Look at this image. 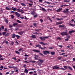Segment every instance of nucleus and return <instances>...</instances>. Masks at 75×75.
I'll return each instance as SVG.
<instances>
[{
    "instance_id": "1",
    "label": "nucleus",
    "mask_w": 75,
    "mask_h": 75,
    "mask_svg": "<svg viewBox=\"0 0 75 75\" xmlns=\"http://www.w3.org/2000/svg\"><path fill=\"white\" fill-rule=\"evenodd\" d=\"M49 37V36L43 37H40L39 38L42 41H45L46 38H48Z\"/></svg>"
},
{
    "instance_id": "2",
    "label": "nucleus",
    "mask_w": 75,
    "mask_h": 75,
    "mask_svg": "<svg viewBox=\"0 0 75 75\" xmlns=\"http://www.w3.org/2000/svg\"><path fill=\"white\" fill-rule=\"evenodd\" d=\"M35 46H36V47H39V49H41V50H45V48H44L42 47H41V45H39V44L37 45H35Z\"/></svg>"
},
{
    "instance_id": "3",
    "label": "nucleus",
    "mask_w": 75,
    "mask_h": 75,
    "mask_svg": "<svg viewBox=\"0 0 75 75\" xmlns=\"http://www.w3.org/2000/svg\"><path fill=\"white\" fill-rule=\"evenodd\" d=\"M61 34L62 35V36L67 35H68V34L67 33V32H65L64 31L62 32L61 33Z\"/></svg>"
},
{
    "instance_id": "4",
    "label": "nucleus",
    "mask_w": 75,
    "mask_h": 75,
    "mask_svg": "<svg viewBox=\"0 0 75 75\" xmlns=\"http://www.w3.org/2000/svg\"><path fill=\"white\" fill-rule=\"evenodd\" d=\"M43 54L44 55H47V54H50V51H43Z\"/></svg>"
},
{
    "instance_id": "5",
    "label": "nucleus",
    "mask_w": 75,
    "mask_h": 75,
    "mask_svg": "<svg viewBox=\"0 0 75 75\" xmlns=\"http://www.w3.org/2000/svg\"><path fill=\"white\" fill-rule=\"evenodd\" d=\"M15 14L16 15V17H20L21 16V14L17 12H16Z\"/></svg>"
},
{
    "instance_id": "6",
    "label": "nucleus",
    "mask_w": 75,
    "mask_h": 75,
    "mask_svg": "<svg viewBox=\"0 0 75 75\" xmlns=\"http://www.w3.org/2000/svg\"><path fill=\"white\" fill-rule=\"evenodd\" d=\"M59 67H57V65L54 66L52 67V68L53 69H59Z\"/></svg>"
},
{
    "instance_id": "7",
    "label": "nucleus",
    "mask_w": 75,
    "mask_h": 75,
    "mask_svg": "<svg viewBox=\"0 0 75 75\" xmlns=\"http://www.w3.org/2000/svg\"><path fill=\"white\" fill-rule=\"evenodd\" d=\"M18 24L16 23H15L13 24V27H15L16 26V27L18 26Z\"/></svg>"
},
{
    "instance_id": "8",
    "label": "nucleus",
    "mask_w": 75,
    "mask_h": 75,
    "mask_svg": "<svg viewBox=\"0 0 75 75\" xmlns=\"http://www.w3.org/2000/svg\"><path fill=\"white\" fill-rule=\"evenodd\" d=\"M33 51L35 52H37V53H40V50H36L35 49L33 50Z\"/></svg>"
},
{
    "instance_id": "9",
    "label": "nucleus",
    "mask_w": 75,
    "mask_h": 75,
    "mask_svg": "<svg viewBox=\"0 0 75 75\" xmlns=\"http://www.w3.org/2000/svg\"><path fill=\"white\" fill-rule=\"evenodd\" d=\"M39 43L40 44H42V45H47L48 44L47 43L43 42H39Z\"/></svg>"
},
{
    "instance_id": "10",
    "label": "nucleus",
    "mask_w": 75,
    "mask_h": 75,
    "mask_svg": "<svg viewBox=\"0 0 75 75\" xmlns=\"http://www.w3.org/2000/svg\"><path fill=\"white\" fill-rule=\"evenodd\" d=\"M18 34L21 35H22L23 34H24V31H21L20 32H18Z\"/></svg>"
},
{
    "instance_id": "11",
    "label": "nucleus",
    "mask_w": 75,
    "mask_h": 75,
    "mask_svg": "<svg viewBox=\"0 0 75 75\" xmlns=\"http://www.w3.org/2000/svg\"><path fill=\"white\" fill-rule=\"evenodd\" d=\"M75 31L74 30H71L69 32V34H70V35H72V34H72V33H75Z\"/></svg>"
},
{
    "instance_id": "12",
    "label": "nucleus",
    "mask_w": 75,
    "mask_h": 75,
    "mask_svg": "<svg viewBox=\"0 0 75 75\" xmlns=\"http://www.w3.org/2000/svg\"><path fill=\"white\" fill-rule=\"evenodd\" d=\"M62 23V22H58L56 23V25H59L60 24H61Z\"/></svg>"
},
{
    "instance_id": "13",
    "label": "nucleus",
    "mask_w": 75,
    "mask_h": 75,
    "mask_svg": "<svg viewBox=\"0 0 75 75\" xmlns=\"http://www.w3.org/2000/svg\"><path fill=\"white\" fill-rule=\"evenodd\" d=\"M32 38H36V36L35 35H32L31 36Z\"/></svg>"
},
{
    "instance_id": "14",
    "label": "nucleus",
    "mask_w": 75,
    "mask_h": 75,
    "mask_svg": "<svg viewBox=\"0 0 75 75\" xmlns=\"http://www.w3.org/2000/svg\"><path fill=\"white\" fill-rule=\"evenodd\" d=\"M4 21L5 22H6V24H8V21L7 19H5L4 20Z\"/></svg>"
},
{
    "instance_id": "15",
    "label": "nucleus",
    "mask_w": 75,
    "mask_h": 75,
    "mask_svg": "<svg viewBox=\"0 0 75 75\" xmlns=\"http://www.w3.org/2000/svg\"><path fill=\"white\" fill-rule=\"evenodd\" d=\"M6 8L7 10H12L11 9V8H8V7H6Z\"/></svg>"
},
{
    "instance_id": "16",
    "label": "nucleus",
    "mask_w": 75,
    "mask_h": 75,
    "mask_svg": "<svg viewBox=\"0 0 75 75\" xmlns=\"http://www.w3.org/2000/svg\"><path fill=\"white\" fill-rule=\"evenodd\" d=\"M16 37V35L15 34H12V38H14Z\"/></svg>"
},
{
    "instance_id": "17",
    "label": "nucleus",
    "mask_w": 75,
    "mask_h": 75,
    "mask_svg": "<svg viewBox=\"0 0 75 75\" xmlns=\"http://www.w3.org/2000/svg\"><path fill=\"white\" fill-rule=\"evenodd\" d=\"M39 61H40V62L41 63H43V62H44V60H42V59H40L39 60Z\"/></svg>"
},
{
    "instance_id": "18",
    "label": "nucleus",
    "mask_w": 75,
    "mask_h": 75,
    "mask_svg": "<svg viewBox=\"0 0 75 75\" xmlns=\"http://www.w3.org/2000/svg\"><path fill=\"white\" fill-rule=\"evenodd\" d=\"M59 27L60 28H64V27H65V25H59Z\"/></svg>"
},
{
    "instance_id": "19",
    "label": "nucleus",
    "mask_w": 75,
    "mask_h": 75,
    "mask_svg": "<svg viewBox=\"0 0 75 75\" xmlns=\"http://www.w3.org/2000/svg\"><path fill=\"white\" fill-rule=\"evenodd\" d=\"M21 5H22L23 7H25L26 6V5L25 4H24L23 3H21Z\"/></svg>"
},
{
    "instance_id": "20",
    "label": "nucleus",
    "mask_w": 75,
    "mask_h": 75,
    "mask_svg": "<svg viewBox=\"0 0 75 75\" xmlns=\"http://www.w3.org/2000/svg\"><path fill=\"white\" fill-rule=\"evenodd\" d=\"M64 2H65V3H69V1H70L69 0L68 1L67 0H64Z\"/></svg>"
},
{
    "instance_id": "21",
    "label": "nucleus",
    "mask_w": 75,
    "mask_h": 75,
    "mask_svg": "<svg viewBox=\"0 0 75 75\" xmlns=\"http://www.w3.org/2000/svg\"><path fill=\"white\" fill-rule=\"evenodd\" d=\"M10 35V33H7L5 35V37H7Z\"/></svg>"
},
{
    "instance_id": "22",
    "label": "nucleus",
    "mask_w": 75,
    "mask_h": 75,
    "mask_svg": "<svg viewBox=\"0 0 75 75\" xmlns=\"http://www.w3.org/2000/svg\"><path fill=\"white\" fill-rule=\"evenodd\" d=\"M11 8H12V9H11L12 10H13V11H16L17 10L16 8H14L13 7H12Z\"/></svg>"
},
{
    "instance_id": "23",
    "label": "nucleus",
    "mask_w": 75,
    "mask_h": 75,
    "mask_svg": "<svg viewBox=\"0 0 75 75\" xmlns=\"http://www.w3.org/2000/svg\"><path fill=\"white\" fill-rule=\"evenodd\" d=\"M62 9V8H59V9L57 10V12H60V11H61Z\"/></svg>"
},
{
    "instance_id": "24",
    "label": "nucleus",
    "mask_w": 75,
    "mask_h": 75,
    "mask_svg": "<svg viewBox=\"0 0 75 75\" xmlns=\"http://www.w3.org/2000/svg\"><path fill=\"white\" fill-rule=\"evenodd\" d=\"M69 25H70V26H71V27H75V24H71V23L70 24H69Z\"/></svg>"
},
{
    "instance_id": "25",
    "label": "nucleus",
    "mask_w": 75,
    "mask_h": 75,
    "mask_svg": "<svg viewBox=\"0 0 75 75\" xmlns=\"http://www.w3.org/2000/svg\"><path fill=\"white\" fill-rule=\"evenodd\" d=\"M55 52H51V54L52 55H55Z\"/></svg>"
},
{
    "instance_id": "26",
    "label": "nucleus",
    "mask_w": 75,
    "mask_h": 75,
    "mask_svg": "<svg viewBox=\"0 0 75 75\" xmlns=\"http://www.w3.org/2000/svg\"><path fill=\"white\" fill-rule=\"evenodd\" d=\"M68 68H69V69L70 70H71V71H73V69H72V68L70 67H68Z\"/></svg>"
},
{
    "instance_id": "27",
    "label": "nucleus",
    "mask_w": 75,
    "mask_h": 75,
    "mask_svg": "<svg viewBox=\"0 0 75 75\" xmlns=\"http://www.w3.org/2000/svg\"><path fill=\"white\" fill-rule=\"evenodd\" d=\"M24 72H25V73H27V74L28 72V70L27 69H25Z\"/></svg>"
},
{
    "instance_id": "28",
    "label": "nucleus",
    "mask_w": 75,
    "mask_h": 75,
    "mask_svg": "<svg viewBox=\"0 0 75 75\" xmlns=\"http://www.w3.org/2000/svg\"><path fill=\"white\" fill-rule=\"evenodd\" d=\"M16 37H17V39H19L20 38V36L19 35H16Z\"/></svg>"
},
{
    "instance_id": "29",
    "label": "nucleus",
    "mask_w": 75,
    "mask_h": 75,
    "mask_svg": "<svg viewBox=\"0 0 75 75\" xmlns=\"http://www.w3.org/2000/svg\"><path fill=\"white\" fill-rule=\"evenodd\" d=\"M16 21L18 23H21V22L19 20H17Z\"/></svg>"
},
{
    "instance_id": "30",
    "label": "nucleus",
    "mask_w": 75,
    "mask_h": 75,
    "mask_svg": "<svg viewBox=\"0 0 75 75\" xmlns=\"http://www.w3.org/2000/svg\"><path fill=\"white\" fill-rule=\"evenodd\" d=\"M35 12H34V11H33V12H31V14H32V15H33L34 16V14H35Z\"/></svg>"
},
{
    "instance_id": "31",
    "label": "nucleus",
    "mask_w": 75,
    "mask_h": 75,
    "mask_svg": "<svg viewBox=\"0 0 75 75\" xmlns=\"http://www.w3.org/2000/svg\"><path fill=\"white\" fill-rule=\"evenodd\" d=\"M34 26H35V27H37V23H34L33 24Z\"/></svg>"
},
{
    "instance_id": "32",
    "label": "nucleus",
    "mask_w": 75,
    "mask_h": 75,
    "mask_svg": "<svg viewBox=\"0 0 75 75\" xmlns=\"http://www.w3.org/2000/svg\"><path fill=\"white\" fill-rule=\"evenodd\" d=\"M16 11H17L18 12H21V10H20V9H17L16 10Z\"/></svg>"
},
{
    "instance_id": "33",
    "label": "nucleus",
    "mask_w": 75,
    "mask_h": 75,
    "mask_svg": "<svg viewBox=\"0 0 75 75\" xmlns=\"http://www.w3.org/2000/svg\"><path fill=\"white\" fill-rule=\"evenodd\" d=\"M42 8V11H46V10H45V9L44 8Z\"/></svg>"
},
{
    "instance_id": "34",
    "label": "nucleus",
    "mask_w": 75,
    "mask_h": 75,
    "mask_svg": "<svg viewBox=\"0 0 75 75\" xmlns=\"http://www.w3.org/2000/svg\"><path fill=\"white\" fill-rule=\"evenodd\" d=\"M17 67H13V69H17Z\"/></svg>"
},
{
    "instance_id": "35",
    "label": "nucleus",
    "mask_w": 75,
    "mask_h": 75,
    "mask_svg": "<svg viewBox=\"0 0 75 75\" xmlns=\"http://www.w3.org/2000/svg\"><path fill=\"white\" fill-rule=\"evenodd\" d=\"M21 12L23 13H24V10L23 9H21Z\"/></svg>"
},
{
    "instance_id": "36",
    "label": "nucleus",
    "mask_w": 75,
    "mask_h": 75,
    "mask_svg": "<svg viewBox=\"0 0 75 75\" xmlns=\"http://www.w3.org/2000/svg\"><path fill=\"white\" fill-rule=\"evenodd\" d=\"M60 69H62V70H63V71H65L66 70L65 69L63 68H61Z\"/></svg>"
},
{
    "instance_id": "37",
    "label": "nucleus",
    "mask_w": 75,
    "mask_h": 75,
    "mask_svg": "<svg viewBox=\"0 0 75 75\" xmlns=\"http://www.w3.org/2000/svg\"><path fill=\"white\" fill-rule=\"evenodd\" d=\"M15 52L16 53V54H20V52L17 51H16Z\"/></svg>"
},
{
    "instance_id": "38",
    "label": "nucleus",
    "mask_w": 75,
    "mask_h": 75,
    "mask_svg": "<svg viewBox=\"0 0 75 75\" xmlns=\"http://www.w3.org/2000/svg\"><path fill=\"white\" fill-rule=\"evenodd\" d=\"M45 3H47V4H50V3L48 2H47L46 1H45Z\"/></svg>"
},
{
    "instance_id": "39",
    "label": "nucleus",
    "mask_w": 75,
    "mask_h": 75,
    "mask_svg": "<svg viewBox=\"0 0 75 75\" xmlns=\"http://www.w3.org/2000/svg\"><path fill=\"white\" fill-rule=\"evenodd\" d=\"M6 32H4L2 33V35H6Z\"/></svg>"
},
{
    "instance_id": "40",
    "label": "nucleus",
    "mask_w": 75,
    "mask_h": 75,
    "mask_svg": "<svg viewBox=\"0 0 75 75\" xmlns=\"http://www.w3.org/2000/svg\"><path fill=\"white\" fill-rule=\"evenodd\" d=\"M57 40H61V38L59 37H58L57 38Z\"/></svg>"
},
{
    "instance_id": "41",
    "label": "nucleus",
    "mask_w": 75,
    "mask_h": 75,
    "mask_svg": "<svg viewBox=\"0 0 75 75\" xmlns=\"http://www.w3.org/2000/svg\"><path fill=\"white\" fill-rule=\"evenodd\" d=\"M1 28L2 29V30H4V26H1Z\"/></svg>"
},
{
    "instance_id": "42",
    "label": "nucleus",
    "mask_w": 75,
    "mask_h": 75,
    "mask_svg": "<svg viewBox=\"0 0 75 75\" xmlns=\"http://www.w3.org/2000/svg\"><path fill=\"white\" fill-rule=\"evenodd\" d=\"M33 34H36L38 35H39V33H37V32H35V33H33Z\"/></svg>"
},
{
    "instance_id": "43",
    "label": "nucleus",
    "mask_w": 75,
    "mask_h": 75,
    "mask_svg": "<svg viewBox=\"0 0 75 75\" xmlns=\"http://www.w3.org/2000/svg\"><path fill=\"white\" fill-rule=\"evenodd\" d=\"M34 17V18H36L37 17H38V15H36L33 16Z\"/></svg>"
},
{
    "instance_id": "44",
    "label": "nucleus",
    "mask_w": 75,
    "mask_h": 75,
    "mask_svg": "<svg viewBox=\"0 0 75 75\" xmlns=\"http://www.w3.org/2000/svg\"><path fill=\"white\" fill-rule=\"evenodd\" d=\"M40 55H42V57H44V55H43V54L41 53H39Z\"/></svg>"
},
{
    "instance_id": "45",
    "label": "nucleus",
    "mask_w": 75,
    "mask_h": 75,
    "mask_svg": "<svg viewBox=\"0 0 75 75\" xmlns=\"http://www.w3.org/2000/svg\"><path fill=\"white\" fill-rule=\"evenodd\" d=\"M5 42L6 44H7V45H8V41H5Z\"/></svg>"
},
{
    "instance_id": "46",
    "label": "nucleus",
    "mask_w": 75,
    "mask_h": 75,
    "mask_svg": "<svg viewBox=\"0 0 75 75\" xmlns=\"http://www.w3.org/2000/svg\"><path fill=\"white\" fill-rule=\"evenodd\" d=\"M4 31H5L6 32H7V31H8V30H7V28H6L5 29Z\"/></svg>"
},
{
    "instance_id": "47",
    "label": "nucleus",
    "mask_w": 75,
    "mask_h": 75,
    "mask_svg": "<svg viewBox=\"0 0 75 75\" xmlns=\"http://www.w3.org/2000/svg\"><path fill=\"white\" fill-rule=\"evenodd\" d=\"M69 40V39L68 38L66 39L65 40V41H68Z\"/></svg>"
},
{
    "instance_id": "48",
    "label": "nucleus",
    "mask_w": 75,
    "mask_h": 75,
    "mask_svg": "<svg viewBox=\"0 0 75 75\" xmlns=\"http://www.w3.org/2000/svg\"><path fill=\"white\" fill-rule=\"evenodd\" d=\"M64 68H65V69H67L68 67H67V66H64Z\"/></svg>"
},
{
    "instance_id": "49",
    "label": "nucleus",
    "mask_w": 75,
    "mask_h": 75,
    "mask_svg": "<svg viewBox=\"0 0 75 75\" xmlns=\"http://www.w3.org/2000/svg\"><path fill=\"white\" fill-rule=\"evenodd\" d=\"M14 42H11V45H13V44H14Z\"/></svg>"
},
{
    "instance_id": "50",
    "label": "nucleus",
    "mask_w": 75,
    "mask_h": 75,
    "mask_svg": "<svg viewBox=\"0 0 75 75\" xmlns=\"http://www.w3.org/2000/svg\"><path fill=\"white\" fill-rule=\"evenodd\" d=\"M62 58V57H59L58 58V59H59V60H60V59H61V58Z\"/></svg>"
},
{
    "instance_id": "51",
    "label": "nucleus",
    "mask_w": 75,
    "mask_h": 75,
    "mask_svg": "<svg viewBox=\"0 0 75 75\" xmlns=\"http://www.w3.org/2000/svg\"><path fill=\"white\" fill-rule=\"evenodd\" d=\"M9 27H10L11 28V27H12V25H11V24H9Z\"/></svg>"
},
{
    "instance_id": "52",
    "label": "nucleus",
    "mask_w": 75,
    "mask_h": 75,
    "mask_svg": "<svg viewBox=\"0 0 75 75\" xmlns=\"http://www.w3.org/2000/svg\"><path fill=\"white\" fill-rule=\"evenodd\" d=\"M11 18H14V16L13 15H12L11 16Z\"/></svg>"
},
{
    "instance_id": "53",
    "label": "nucleus",
    "mask_w": 75,
    "mask_h": 75,
    "mask_svg": "<svg viewBox=\"0 0 75 75\" xmlns=\"http://www.w3.org/2000/svg\"><path fill=\"white\" fill-rule=\"evenodd\" d=\"M35 30L36 31H37V32H38V31H40V30L39 29H35Z\"/></svg>"
},
{
    "instance_id": "54",
    "label": "nucleus",
    "mask_w": 75,
    "mask_h": 75,
    "mask_svg": "<svg viewBox=\"0 0 75 75\" xmlns=\"http://www.w3.org/2000/svg\"><path fill=\"white\" fill-rule=\"evenodd\" d=\"M49 49H50V50H52L53 48L52 47H49L48 48Z\"/></svg>"
},
{
    "instance_id": "55",
    "label": "nucleus",
    "mask_w": 75,
    "mask_h": 75,
    "mask_svg": "<svg viewBox=\"0 0 75 75\" xmlns=\"http://www.w3.org/2000/svg\"><path fill=\"white\" fill-rule=\"evenodd\" d=\"M40 21H41V23H42V22H43V20L42 19H40Z\"/></svg>"
},
{
    "instance_id": "56",
    "label": "nucleus",
    "mask_w": 75,
    "mask_h": 75,
    "mask_svg": "<svg viewBox=\"0 0 75 75\" xmlns=\"http://www.w3.org/2000/svg\"><path fill=\"white\" fill-rule=\"evenodd\" d=\"M8 68H13V67L8 66Z\"/></svg>"
},
{
    "instance_id": "57",
    "label": "nucleus",
    "mask_w": 75,
    "mask_h": 75,
    "mask_svg": "<svg viewBox=\"0 0 75 75\" xmlns=\"http://www.w3.org/2000/svg\"><path fill=\"white\" fill-rule=\"evenodd\" d=\"M1 69H3V68H4V67H3V66H1L0 67Z\"/></svg>"
},
{
    "instance_id": "58",
    "label": "nucleus",
    "mask_w": 75,
    "mask_h": 75,
    "mask_svg": "<svg viewBox=\"0 0 75 75\" xmlns=\"http://www.w3.org/2000/svg\"><path fill=\"white\" fill-rule=\"evenodd\" d=\"M16 44L17 45H18V42L17 41H16L15 42Z\"/></svg>"
},
{
    "instance_id": "59",
    "label": "nucleus",
    "mask_w": 75,
    "mask_h": 75,
    "mask_svg": "<svg viewBox=\"0 0 75 75\" xmlns=\"http://www.w3.org/2000/svg\"><path fill=\"white\" fill-rule=\"evenodd\" d=\"M29 1L31 3H33V1L31 0H29Z\"/></svg>"
},
{
    "instance_id": "60",
    "label": "nucleus",
    "mask_w": 75,
    "mask_h": 75,
    "mask_svg": "<svg viewBox=\"0 0 75 75\" xmlns=\"http://www.w3.org/2000/svg\"><path fill=\"white\" fill-rule=\"evenodd\" d=\"M25 20H28V18H27V17H26V16H25Z\"/></svg>"
},
{
    "instance_id": "61",
    "label": "nucleus",
    "mask_w": 75,
    "mask_h": 75,
    "mask_svg": "<svg viewBox=\"0 0 75 75\" xmlns=\"http://www.w3.org/2000/svg\"><path fill=\"white\" fill-rule=\"evenodd\" d=\"M29 6H33V4H29Z\"/></svg>"
},
{
    "instance_id": "62",
    "label": "nucleus",
    "mask_w": 75,
    "mask_h": 75,
    "mask_svg": "<svg viewBox=\"0 0 75 75\" xmlns=\"http://www.w3.org/2000/svg\"><path fill=\"white\" fill-rule=\"evenodd\" d=\"M72 59H73V61H75V58H73Z\"/></svg>"
},
{
    "instance_id": "63",
    "label": "nucleus",
    "mask_w": 75,
    "mask_h": 75,
    "mask_svg": "<svg viewBox=\"0 0 75 75\" xmlns=\"http://www.w3.org/2000/svg\"><path fill=\"white\" fill-rule=\"evenodd\" d=\"M24 18L23 17H20V18H21V19H23Z\"/></svg>"
},
{
    "instance_id": "64",
    "label": "nucleus",
    "mask_w": 75,
    "mask_h": 75,
    "mask_svg": "<svg viewBox=\"0 0 75 75\" xmlns=\"http://www.w3.org/2000/svg\"><path fill=\"white\" fill-rule=\"evenodd\" d=\"M18 29V28H16L15 29V30H17Z\"/></svg>"
}]
</instances>
